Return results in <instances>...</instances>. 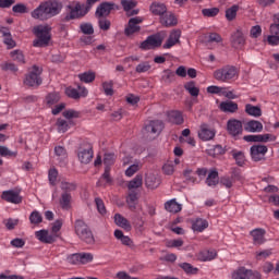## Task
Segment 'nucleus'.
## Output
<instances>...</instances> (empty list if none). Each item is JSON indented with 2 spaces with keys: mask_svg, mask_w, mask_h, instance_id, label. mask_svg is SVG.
Masks as SVG:
<instances>
[{
  "mask_svg": "<svg viewBox=\"0 0 279 279\" xmlns=\"http://www.w3.org/2000/svg\"><path fill=\"white\" fill-rule=\"evenodd\" d=\"M169 119L172 123H175V125H182V123H184V118L180 111H171L169 113Z\"/></svg>",
  "mask_w": 279,
  "mask_h": 279,
  "instance_id": "c03bdc74",
  "label": "nucleus"
},
{
  "mask_svg": "<svg viewBox=\"0 0 279 279\" xmlns=\"http://www.w3.org/2000/svg\"><path fill=\"white\" fill-rule=\"evenodd\" d=\"M268 148L265 145H253L251 147V158L254 162H260L266 160L265 155L267 154Z\"/></svg>",
  "mask_w": 279,
  "mask_h": 279,
  "instance_id": "9b49d317",
  "label": "nucleus"
},
{
  "mask_svg": "<svg viewBox=\"0 0 279 279\" xmlns=\"http://www.w3.org/2000/svg\"><path fill=\"white\" fill-rule=\"evenodd\" d=\"M78 160L82 162V165H88L93 160V146L88 143H84L78 147Z\"/></svg>",
  "mask_w": 279,
  "mask_h": 279,
  "instance_id": "1a4fd4ad",
  "label": "nucleus"
},
{
  "mask_svg": "<svg viewBox=\"0 0 279 279\" xmlns=\"http://www.w3.org/2000/svg\"><path fill=\"white\" fill-rule=\"evenodd\" d=\"M230 43L233 49H243L245 47V35L241 29H238L231 34Z\"/></svg>",
  "mask_w": 279,
  "mask_h": 279,
  "instance_id": "2eb2a0df",
  "label": "nucleus"
},
{
  "mask_svg": "<svg viewBox=\"0 0 279 279\" xmlns=\"http://www.w3.org/2000/svg\"><path fill=\"white\" fill-rule=\"evenodd\" d=\"M102 88L105 90V95H107V96L114 95V89H112V82L102 83Z\"/></svg>",
  "mask_w": 279,
  "mask_h": 279,
  "instance_id": "774afa93",
  "label": "nucleus"
},
{
  "mask_svg": "<svg viewBox=\"0 0 279 279\" xmlns=\"http://www.w3.org/2000/svg\"><path fill=\"white\" fill-rule=\"evenodd\" d=\"M95 256L93 253H81V265H87V263H93Z\"/></svg>",
  "mask_w": 279,
  "mask_h": 279,
  "instance_id": "e2e57ef3",
  "label": "nucleus"
},
{
  "mask_svg": "<svg viewBox=\"0 0 279 279\" xmlns=\"http://www.w3.org/2000/svg\"><path fill=\"white\" fill-rule=\"evenodd\" d=\"M216 134H217V131L210 128L209 124H206V123L201 124V128L198 131V138H201V141H213Z\"/></svg>",
  "mask_w": 279,
  "mask_h": 279,
  "instance_id": "4468645a",
  "label": "nucleus"
},
{
  "mask_svg": "<svg viewBox=\"0 0 279 279\" xmlns=\"http://www.w3.org/2000/svg\"><path fill=\"white\" fill-rule=\"evenodd\" d=\"M150 12L160 19L163 14H167V4L161 2H153L150 4Z\"/></svg>",
  "mask_w": 279,
  "mask_h": 279,
  "instance_id": "393cba45",
  "label": "nucleus"
},
{
  "mask_svg": "<svg viewBox=\"0 0 279 279\" xmlns=\"http://www.w3.org/2000/svg\"><path fill=\"white\" fill-rule=\"evenodd\" d=\"M114 223L118 225L119 228H123V230H126V232H130V230H132V225H130V221H128V219L121 214L114 215Z\"/></svg>",
  "mask_w": 279,
  "mask_h": 279,
  "instance_id": "cd10ccee",
  "label": "nucleus"
},
{
  "mask_svg": "<svg viewBox=\"0 0 279 279\" xmlns=\"http://www.w3.org/2000/svg\"><path fill=\"white\" fill-rule=\"evenodd\" d=\"M35 236L36 239H38V241H40V243H46L51 245V243H56V241H58V236H60L59 234H53L52 232L49 233V230H39L35 232Z\"/></svg>",
  "mask_w": 279,
  "mask_h": 279,
  "instance_id": "f8f14e48",
  "label": "nucleus"
},
{
  "mask_svg": "<svg viewBox=\"0 0 279 279\" xmlns=\"http://www.w3.org/2000/svg\"><path fill=\"white\" fill-rule=\"evenodd\" d=\"M245 132H263V123L257 120H251L244 125Z\"/></svg>",
  "mask_w": 279,
  "mask_h": 279,
  "instance_id": "c85d7f7f",
  "label": "nucleus"
},
{
  "mask_svg": "<svg viewBox=\"0 0 279 279\" xmlns=\"http://www.w3.org/2000/svg\"><path fill=\"white\" fill-rule=\"evenodd\" d=\"M71 199H73L71 193H61L59 204L62 210H71Z\"/></svg>",
  "mask_w": 279,
  "mask_h": 279,
  "instance_id": "2f4dec72",
  "label": "nucleus"
},
{
  "mask_svg": "<svg viewBox=\"0 0 279 279\" xmlns=\"http://www.w3.org/2000/svg\"><path fill=\"white\" fill-rule=\"evenodd\" d=\"M184 89L191 95V97H199V89L197 86H195L194 81L185 83Z\"/></svg>",
  "mask_w": 279,
  "mask_h": 279,
  "instance_id": "4c0bfd02",
  "label": "nucleus"
},
{
  "mask_svg": "<svg viewBox=\"0 0 279 279\" xmlns=\"http://www.w3.org/2000/svg\"><path fill=\"white\" fill-rule=\"evenodd\" d=\"M162 130H165V124L162 121L151 120L144 126V134H146V136L156 138V136H160Z\"/></svg>",
  "mask_w": 279,
  "mask_h": 279,
  "instance_id": "0eeeda50",
  "label": "nucleus"
},
{
  "mask_svg": "<svg viewBox=\"0 0 279 279\" xmlns=\"http://www.w3.org/2000/svg\"><path fill=\"white\" fill-rule=\"evenodd\" d=\"M69 123H71V122H69L62 118L57 119L56 126H57L58 132L60 134H64L65 132H68Z\"/></svg>",
  "mask_w": 279,
  "mask_h": 279,
  "instance_id": "37998d69",
  "label": "nucleus"
},
{
  "mask_svg": "<svg viewBox=\"0 0 279 279\" xmlns=\"http://www.w3.org/2000/svg\"><path fill=\"white\" fill-rule=\"evenodd\" d=\"M253 238L254 245H263L267 240L265 239L266 231L263 228L254 229L250 232Z\"/></svg>",
  "mask_w": 279,
  "mask_h": 279,
  "instance_id": "4be33fe9",
  "label": "nucleus"
},
{
  "mask_svg": "<svg viewBox=\"0 0 279 279\" xmlns=\"http://www.w3.org/2000/svg\"><path fill=\"white\" fill-rule=\"evenodd\" d=\"M68 9L70 10L69 13L65 14L63 21H75V19H82L83 16H86V11L84 10V4H81L77 2L75 7L68 5Z\"/></svg>",
  "mask_w": 279,
  "mask_h": 279,
  "instance_id": "6e6552de",
  "label": "nucleus"
},
{
  "mask_svg": "<svg viewBox=\"0 0 279 279\" xmlns=\"http://www.w3.org/2000/svg\"><path fill=\"white\" fill-rule=\"evenodd\" d=\"M202 14L207 19H214V16H217V14H219V8L203 9Z\"/></svg>",
  "mask_w": 279,
  "mask_h": 279,
  "instance_id": "4d7b16f0",
  "label": "nucleus"
},
{
  "mask_svg": "<svg viewBox=\"0 0 279 279\" xmlns=\"http://www.w3.org/2000/svg\"><path fill=\"white\" fill-rule=\"evenodd\" d=\"M126 204L129 205L130 210L136 209V204H138V193L134 190L129 191V195L126 197Z\"/></svg>",
  "mask_w": 279,
  "mask_h": 279,
  "instance_id": "7c9ffc66",
  "label": "nucleus"
},
{
  "mask_svg": "<svg viewBox=\"0 0 279 279\" xmlns=\"http://www.w3.org/2000/svg\"><path fill=\"white\" fill-rule=\"evenodd\" d=\"M206 228H208V220L206 219L197 218L192 222V230L194 232H204Z\"/></svg>",
  "mask_w": 279,
  "mask_h": 279,
  "instance_id": "473e14b6",
  "label": "nucleus"
},
{
  "mask_svg": "<svg viewBox=\"0 0 279 279\" xmlns=\"http://www.w3.org/2000/svg\"><path fill=\"white\" fill-rule=\"evenodd\" d=\"M141 23H143V17H131L124 28L125 36H134V34H138V32H141Z\"/></svg>",
  "mask_w": 279,
  "mask_h": 279,
  "instance_id": "9d476101",
  "label": "nucleus"
},
{
  "mask_svg": "<svg viewBox=\"0 0 279 279\" xmlns=\"http://www.w3.org/2000/svg\"><path fill=\"white\" fill-rule=\"evenodd\" d=\"M59 12H62V2L58 0H48L41 2L38 8L32 12V17L38 19L39 21H49V19L58 16Z\"/></svg>",
  "mask_w": 279,
  "mask_h": 279,
  "instance_id": "f257e3e1",
  "label": "nucleus"
},
{
  "mask_svg": "<svg viewBox=\"0 0 279 279\" xmlns=\"http://www.w3.org/2000/svg\"><path fill=\"white\" fill-rule=\"evenodd\" d=\"M270 34L267 38L268 44L276 46L279 44V24L272 23L270 25Z\"/></svg>",
  "mask_w": 279,
  "mask_h": 279,
  "instance_id": "b1692460",
  "label": "nucleus"
},
{
  "mask_svg": "<svg viewBox=\"0 0 279 279\" xmlns=\"http://www.w3.org/2000/svg\"><path fill=\"white\" fill-rule=\"evenodd\" d=\"M182 36V31L180 29H173L166 44H163V49H171V47H175V45H180V38Z\"/></svg>",
  "mask_w": 279,
  "mask_h": 279,
  "instance_id": "a211bd4d",
  "label": "nucleus"
},
{
  "mask_svg": "<svg viewBox=\"0 0 279 279\" xmlns=\"http://www.w3.org/2000/svg\"><path fill=\"white\" fill-rule=\"evenodd\" d=\"M31 223L38 226V223H43V216L38 211H33L29 216Z\"/></svg>",
  "mask_w": 279,
  "mask_h": 279,
  "instance_id": "bf43d9fd",
  "label": "nucleus"
},
{
  "mask_svg": "<svg viewBox=\"0 0 279 279\" xmlns=\"http://www.w3.org/2000/svg\"><path fill=\"white\" fill-rule=\"evenodd\" d=\"M116 160H117V155H114L113 153H107L105 154V157H104V165L106 167H112Z\"/></svg>",
  "mask_w": 279,
  "mask_h": 279,
  "instance_id": "6e6d98bb",
  "label": "nucleus"
},
{
  "mask_svg": "<svg viewBox=\"0 0 279 279\" xmlns=\"http://www.w3.org/2000/svg\"><path fill=\"white\" fill-rule=\"evenodd\" d=\"M1 197L10 204H21V202H23V197L19 195V192H15L13 190L2 192Z\"/></svg>",
  "mask_w": 279,
  "mask_h": 279,
  "instance_id": "412c9836",
  "label": "nucleus"
},
{
  "mask_svg": "<svg viewBox=\"0 0 279 279\" xmlns=\"http://www.w3.org/2000/svg\"><path fill=\"white\" fill-rule=\"evenodd\" d=\"M167 38V31H160L154 35L148 36L141 43L140 49L143 51H149V49H158L162 47V41Z\"/></svg>",
  "mask_w": 279,
  "mask_h": 279,
  "instance_id": "7ed1b4c3",
  "label": "nucleus"
},
{
  "mask_svg": "<svg viewBox=\"0 0 279 279\" xmlns=\"http://www.w3.org/2000/svg\"><path fill=\"white\" fill-rule=\"evenodd\" d=\"M114 236L118 239V241H121L122 245H126V247H131V250H134V241L130 239V236L124 235L123 231L117 229L114 231Z\"/></svg>",
  "mask_w": 279,
  "mask_h": 279,
  "instance_id": "a878e982",
  "label": "nucleus"
},
{
  "mask_svg": "<svg viewBox=\"0 0 279 279\" xmlns=\"http://www.w3.org/2000/svg\"><path fill=\"white\" fill-rule=\"evenodd\" d=\"M205 182L207 186H217L219 184V172L216 169L210 170Z\"/></svg>",
  "mask_w": 279,
  "mask_h": 279,
  "instance_id": "72a5a7b5",
  "label": "nucleus"
},
{
  "mask_svg": "<svg viewBox=\"0 0 279 279\" xmlns=\"http://www.w3.org/2000/svg\"><path fill=\"white\" fill-rule=\"evenodd\" d=\"M141 186H143V174H137L128 184L129 191H134L133 189H141Z\"/></svg>",
  "mask_w": 279,
  "mask_h": 279,
  "instance_id": "a19ab883",
  "label": "nucleus"
},
{
  "mask_svg": "<svg viewBox=\"0 0 279 279\" xmlns=\"http://www.w3.org/2000/svg\"><path fill=\"white\" fill-rule=\"evenodd\" d=\"M208 154L213 156V158H216V156H223V154H226V148L221 145H216L214 149L208 150Z\"/></svg>",
  "mask_w": 279,
  "mask_h": 279,
  "instance_id": "13d9d810",
  "label": "nucleus"
},
{
  "mask_svg": "<svg viewBox=\"0 0 279 279\" xmlns=\"http://www.w3.org/2000/svg\"><path fill=\"white\" fill-rule=\"evenodd\" d=\"M238 167H243L245 165V153L241 150H232L231 151Z\"/></svg>",
  "mask_w": 279,
  "mask_h": 279,
  "instance_id": "79ce46f5",
  "label": "nucleus"
},
{
  "mask_svg": "<svg viewBox=\"0 0 279 279\" xmlns=\"http://www.w3.org/2000/svg\"><path fill=\"white\" fill-rule=\"evenodd\" d=\"M245 112L250 117H255V118L263 117V110L258 106L247 104L245 105Z\"/></svg>",
  "mask_w": 279,
  "mask_h": 279,
  "instance_id": "c9c22d12",
  "label": "nucleus"
},
{
  "mask_svg": "<svg viewBox=\"0 0 279 279\" xmlns=\"http://www.w3.org/2000/svg\"><path fill=\"white\" fill-rule=\"evenodd\" d=\"M161 80H163L166 84H171V82H175V72L171 70H165Z\"/></svg>",
  "mask_w": 279,
  "mask_h": 279,
  "instance_id": "603ef678",
  "label": "nucleus"
},
{
  "mask_svg": "<svg viewBox=\"0 0 279 279\" xmlns=\"http://www.w3.org/2000/svg\"><path fill=\"white\" fill-rule=\"evenodd\" d=\"M159 23L163 25V27H175L178 25V17L171 11H166L160 17Z\"/></svg>",
  "mask_w": 279,
  "mask_h": 279,
  "instance_id": "f3484780",
  "label": "nucleus"
},
{
  "mask_svg": "<svg viewBox=\"0 0 279 279\" xmlns=\"http://www.w3.org/2000/svg\"><path fill=\"white\" fill-rule=\"evenodd\" d=\"M121 5L124 12H129L131 10H134V8L138 5V2L136 0H121Z\"/></svg>",
  "mask_w": 279,
  "mask_h": 279,
  "instance_id": "09e8293b",
  "label": "nucleus"
},
{
  "mask_svg": "<svg viewBox=\"0 0 279 279\" xmlns=\"http://www.w3.org/2000/svg\"><path fill=\"white\" fill-rule=\"evenodd\" d=\"M48 178L51 186H56V182L58 180V170L56 168L50 169L48 172Z\"/></svg>",
  "mask_w": 279,
  "mask_h": 279,
  "instance_id": "0e129e2a",
  "label": "nucleus"
},
{
  "mask_svg": "<svg viewBox=\"0 0 279 279\" xmlns=\"http://www.w3.org/2000/svg\"><path fill=\"white\" fill-rule=\"evenodd\" d=\"M227 130L231 136L243 134V123L240 120L231 119L227 122Z\"/></svg>",
  "mask_w": 279,
  "mask_h": 279,
  "instance_id": "dca6fc26",
  "label": "nucleus"
},
{
  "mask_svg": "<svg viewBox=\"0 0 279 279\" xmlns=\"http://www.w3.org/2000/svg\"><path fill=\"white\" fill-rule=\"evenodd\" d=\"M54 154H56L58 160H60V162H62V160H66L68 154H66V149L64 147L56 146Z\"/></svg>",
  "mask_w": 279,
  "mask_h": 279,
  "instance_id": "864d4df0",
  "label": "nucleus"
},
{
  "mask_svg": "<svg viewBox=\"0 0 279 279\" xmlns=\"http://www.w3.org/2000/svg\"><path fill=\"white\" fill-rule=\"evenodd\" d=\"M214 77L217 82H230L239 77V70L234 65H225L214 72Z\"/></svg>",
  "mask_w": 279,
  "mask_h": 279,
  "instance_id": "39448f33",
  "label": "nucleus"
},
{
  "mask_svg": "<svg viewBox=\"0 0 279 279\" xmlns=\"http://www.w3.org/2000/svg\"><path fill=\"white\" fill-rule=\"evenodd\" d=\"M78 78L81 80V82H84L85 84H90L92 82H95V73L84 72L82 74H78Z\"/></svg>",
  "mask_w": 279,
  "mask_h": 279,
  "instance_id": "de8ad7c7",
  "label": "nucleus"
},
{
  "mask_svg": "<svg viewBox=\"0 0 279 279\" xmlns=\"http://www.w3.org/2000/svg\"><path fill=\"white\" fill-rule=\"evenodd\" d=\"M11 58L20 64H25V54H23V51L21 50H13L11 52Z\"/></svg>",
  "mask_w": 279,
  "mask_h": 279,
  "instance_id": "3c124183",
  "label": "nucleus"
},
{
  "mask_svg": "<svg viewBox=\"0 0 279 279\" xmlns=\"http://www.w3.org/2000/svg\"><path fill=\"white\" fill-rule=\"evenodd\" d=\"M199 260L206 262V260H215L217 258V251H202L198 255Z\"/></svg>",
  "mask_w": 279,
  "mask_h": 279,
  "instance_id": "ea45409f",
  "label": "nucleus"
},
{
  "mask_svg": "<svg viewBox=\"0 0 279 279\" xmlns=\"http://www.w3.org/2000/svg\"><path fill=\"white\" fill-rule=\"evenodd\" d=\"M12 10L16 14H27L29 12L27 10V5H25L23 3H19V4L13 5Z\"/></svg>",
  "mask_w": 279,
  "mask_h": 279,
  "instance_id": "69168bd1",
  "label": "nucleus"
},
{
  "mask_svg": "<svg viewBox=\"0 0 279 279\" xmlns=\"http://www.w3.org/2000/svg\"><path fill=\"white\" fill-rule=\"evenodd\" d=\"M60 189L62 193H73V191H77V183L69 182V181H61Z\"/></svg>",
  "mask_w": 279,
  "mask_h": 279,
  "instance_id": "58836bf2",
  "label": "nucleus"
},
{
  "mask_svg": "<svg viewBox=\"0 0 279 279\" xmlns=\"http://www.w3.org/2000/svg\"><path fill=\"white\" fill-rule=\"evenodd\" d=\"M43 75V68L38 65H33L32 70L26 74L24 84L25 86L29 87H38L40 84H43V78L40 77Z\"/></svg>",
  "mask_w": 279,
  "mask_h": 279,
  "instance_id": "423d86ee",
  "label": "nucleus"
},
{
  "mask_svg": "<svg viewBox=\"0 0 279 279\" xmlns=\"http://www.w3.org/2000/svg\"><path fill=\"white\" fill-rule=\"evenodd\" d=\"M219 109L221 110V112H231L234 113L236 112V110H239V105L234 101H222L219 105Z\"/></svg>",
  "mask_w": 279,
  "mask_h": 279,
  "instance_id": "c756f323",
  "label": "nucleus"
},
{
  "mask_svg": "<svg viewBox=\"0 0 279 279\" xmlns=\"http://www.w3.org/2000/svg\"><path fill=\"white\" fill-rule=\"evenodd\" d=\"M17 154H19L17 151H12V150L8 149L7 146L0 145V156H2L3 158H5V157L16 158Z\"/></svg>",
  "mask_w": 279,
  "mask_h": 279,
  "instance_id": "5fc2aeb1",
  "label": "nucleus"
},
{
  "mask_svg": "<svg viewBox=\"0 0 279 279\" xmlns=\"http://www.w3.org/2000/svg\"><path fill=\"white\" fill-rule=\"evenodd\" d=\"M60 99H61L60 93L58 92L49 93L46 96V106H48V108H53V106L60 102Z\"/></svg>",
  "mask_w": 279,
  "mask_h": 279,
  "instance_id": "f704fd0d",
  "label": "nucleus"
},
{
  "mask_svg": "<svg viewBox=\"0 0 279 279\" xmlns=\"http://www.w3.org/2000/svg\"><path fill=\"white\" fill-rule=\"evenodd\" d=\"M179 267L185 271V274H190L192 276H195L199 269L193 267L190 263H181L179 264Z\"/></svg>",
  "mask_w": 279,
  "mask_h": 279,
  "instance_id": "49530a36",
  "label": "nucleus"
},
{
  "mask_svg": "<svg viewBox=\"0 0 279 279\" xmlns=\"http://www.w3.org/2000/svg\"><path fill=\"white\" fill-rule=\"evenodd\" d=\"M77 88L78 90H81V93L77 92V89L75 88L68 87L65 89V95L68 97H71V99H80V97H86V95H88V89H86V87H82L78 85Z\"/></svg>",
  "mask_w": 279,
  "mask_h": 279,
  "instance_id": "5701e85b",
  "label": "nucleus"
},
{
  "mask_svg": "<svg viewBox=\"0 0 279 279\" xmlns=\"http://www.w3.org/2000/svg\"><path fill=\"white\" fill-rule=\"evenodd\" d=\"M68 260L70 265H82V255L81 253L72 254Z\"/></svg>",
  "mask_w": 279,
  "mask_h": 279,
  "instance_id": "052dcab7",
  "label": "nucleus"
},
{
  "mask_svg": "<svg viewBox=\"0 0 279 279\" xmlns=\"http://www.w3.org/2000/svg\"><path fill=\"white\" fill-rule=\"evenodd\" d=\"M75 234L83 241L87 243V245L95 244V235H93V231L90 227L84 222V220H76L75 221Z\"/></svg>",
  "mask_w": 279,
  "mask_h": 279,
  "instance_id": "20e7f679",
  "label": "nucleus"
},
{
  "mask_svg": "<svg viewBox=\"0 0 279 279\" xmlns=\"http://www.w3.org/2000/svg\"><path fill=\"white\" fill-rule=\"evenodd\" d=\"M80 29H81L82 34H85V36H93V34H95V28L93 27V24H90V23L81 24Z\"/></svg>",
  "mask_w": 279,
  "mask_h": 279,
  "instance_id": "8fccbe9b",
  "label": "nucleus"
},
{
  "mask_svg": "<svg viewBox=\"0 0 279 279\" xmlns=\"http://www.w3.org/2000/svg\"><path fill=\"white\" fill-rule=\"evenodd\" d=\"M145 185L147 189H158L160 186V178L154 173L146 174Z\"/></svg>",
  "mask_w": 279,
  "mask_h": 279,
  "instance_id": "bb28decb",
  "label": "nucleus"
},
{
  "mask_svg": "<svg viewBox=\"0 0 279 279\" xmlns=\"http://www.w3.org/2000/svg\"><path fill=\"white\" fill-rule=\"evenodd\" d=\"M33 34L36 36V39L33 41V47H49V43H51V27L43 25L35 26Z\"/></svg>",
  "mask_w": 279,
  "mask_h": 279,
  "instance_id": "f03ea898",
  "label": "nucleus"
},
{
  "mask_svg": "<svg viewBox=\"0 0 279 279\" xmlns=\"http://www.w3.org/2000/svg\"><path fill=\"white\" fill-rule=\"evenodd\" d=\"M149 69H151V65L149 64V62L145 61V62L140 63L135 68V71H136V73H147V71H149Z\"/></svg>",
  "mask_w": 279,
  "mask_h": 279,
  "instance_id": "338daca9",
  "label": "nucleus"
},
{
  "mask_svg": "<svg viewBox=\"0 0 279 279\" xmlns=\"http://www.w3.org/2000/svg\"><path fill=\"white\" fill-rule=\"evenodd\" d=\"M243 140L246 141V143H269V141H276V136L271 134L245 135Z\"/></svg>",
  "mask_w": 279,
  "mask_h": 279,
  "instance_id": "6ab92c4d",
  "label": "nucleus"
},
{
  "mask_svg": "<svg viewBox=\"0 0 279 279\" xmlns=\"http://www.w3.org/2000/svg\"><path fill=\"white\" fill-rule=\"evenodd\" d=\"M98 25L99 28L102 29V32H108V29H110L111 23L106 17H100L98 19Z\"/></svg>",
  "mask_w": 279,
  "mask_h": 279,
  "instance_id": "680f3d73",
  "label": "nucleus"
},
{
  "mask_svg": "<svg viewBox=\"0 0 279 279\" xmlns=\"http://www.w3.org/2000/svg\"><path fill=\"white\" fill-rule=\"evenodd\" d=\"M110 12H112V7L110 5V2H102L97 7L95 16L96 19H106L110 16Z\"/></svg>",
  "mask_w": 279,
  "mask_h": 279,
  "instance_id": "aec40b11",
  "label": "nucleus"
},
{
  "mask_svg": "<svg viewBox=\"0 0 279 279\" xmlns=\"http://www.w3.org/2000/svg\"><path fill=\"white\" fill-rule=\"evenodd\" d=\"M165 208L166 210H168V213H180V210H182V205L179 204L175 198L171 199V201H168L166 204H165Z\"/></svg>",
  "mask_w": 279,
  "mask_h": 279,
  "instance_id": "e433bc0d",
  "label": "nucleus"
},
{
  "mask_svg": "<svg viewBox=\"0 0 279 279\" xmlns=\"http://www.w3.org/2000/svg\"><path fill=\"white\" fill-rule=\"evenodd\" d=\"M240 7L238 4H233L229 9L226 10V19L227 21H234L236 19V12H239Z\"/></svg>",
  "mask_w": 279,
  "mask_h": 279,
  "instance_id": "a18cd8bd",
  "label": "nucleus"
},
{
  "mask_svg": "<svg viewBox=\"0 0 279 279\" xmlns=\"http://www.w3.org/2000/svg\"><path fill=\"white\" fill-rule=\"evenodd\" d=\"M232 279H260V274L254 272L245 267H241L233 272Z\"/></svg>",
  "mask_w": 279,
  "mask_h": 279,
  "instance_id": "ddd939ff",
  "label": "nucleus"
}]
</instances>
